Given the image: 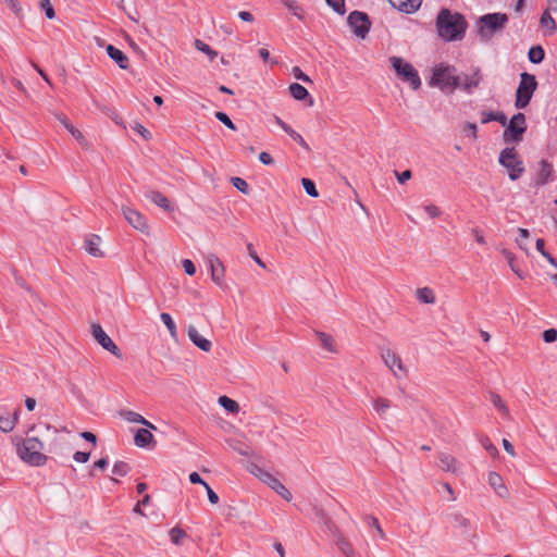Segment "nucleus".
<instances>
[{"mask_svg":"<svg viewBox=\"0 0 557 557\" xmlns=\"http://www.w3.org/2000/svg\"><path fill=\"white\" fill-rule=\"evenodd\" d=\"M467 28L465 17L448 9H442L436 17L438 36L445 41H455L463 38Z\"/></svg>","mask_w":557,"mask_h":557,"instance_id":"obj_1","label":"nucleus"},{"mask_svg":"<svg viewBox=\"0 0 557 557\" xmlns=\"http://www.w3.org/2000/svg\"><path fill=\"white\" fill-rule=\"evenodd\" d=\"M428 84L430 87L438 88L443 92L450 94L456 88H462L470 91L478 86L479 77L476 72L471 75L455 76L451 72H432Z\"/></svg>","mask_w":557,"mask_h":557,"instance_id":"obj_2","label":"nucleus"},{"mask_svg":"<svg viewBox=\"0 0 557 557\" xmlns=\"http://www.w3.org/2000/svg\"><path fill=\"white\" fill-rule=\"evenodd\" d=\"M16 454L27 465L41 467L48 457L44 454L45 444L36 436L16 438Z\"/></svg>","mask_w":557,"mask_h":557,"instance_id":"obj_3","label":"nucleus"},{"mask_svg":"<svg viewBox=\"0 0 557 557\" xmlns=\"http://www.w3.org/2000/svg\"><path fill=\"white\" fill-rule=\"evenodd\" d=\"M508 23L505 13H488L480 16L475 22L478 36L482 41H490L496 34L503 32Z\"/></svg>","mask_w":557,"mask_h":557,"instance_id":"obj_4","label":"nucleus"},{"mask_svg":"<svg viewBox=\"0 0 557 557\" xmlns=\"http://www.w3.org/2000/svg\"><path fill=\"white\" fill-rule=\"evenodd\" d=\"M536 87L537 82L535 79V76L529 74L528 72H522L521 79L516 92L515 104L518 109H523L529 104Z\"/></svg>","mask_w":557,"mask_h":557,"instance_id":"obj_5","label":"nucleus"},{"mask_svg":"<svg viewBox=\"0 0 557 557\" xmlns=\"http://www.w3.org/2000/svg\"><path fill=\"white\" fill-rule=\"evenodd\" d=\"M499 163L508 170L511 181L518 180L524 172L523 162L518 158L515 148H506L500 152Z\"/></svg>","mask_w":557,"mask_h":557,"instance_id":"obj_6","label":"nucleus"},{"mask_svg":"<svg viewBox=\"0 0 557 557\" xmlns=\"http://www.w3.org/2000/svg\"><path fill=\"white\" fill-rule=\"evenodd\" d=\"M381 358L384 364L391 370L396 379L407 377L408 369L397 352L389 348H385L381 351Z\"/></svg>","mask_w":557,"mask_h":557,"instance_id":"obj_7","label":"nucleus"},{"mask_svg":"<svg viewBox=\"0 0 557 557\" xmlns=\"http://www.w3.org/2000/svg\"><path fill=\"white\" fill-rule=\"evenodd\" d=\"M252 473L264 484L275 491L286 502H290L293 499L292 493L286 488V486L273 474L270 472L262 470L261 468H256Z\"/></svg>","mask_w":557,"mask_h":557,"instance_id":"obj_8","label":"nucleus"},{"mask_svg":"<svg viewBox=\"0 0 557 557\" xmlns=\"http://www.w3.org/2000/svg\"><path fill=\"white\" fill-rule=\"evenodd\" d=\"M347 22L356 36L364 38L366 35L369 33L371 24L366 13L360 11H354L349 14Z\"/></svg>","mask_w":557,"mask_h":557,"instance_id":"obj_9","label":"nucleus"},{"mask_svg":"<svg viewBox=\"0 0 557 557\" xmlns=\"http://www.w3.org/2000/svg\"><path fill=\"white\" fill-rule=\"evenodd\" d=\"M91 333L95 341L106 350L114 355L115 357L121 358L122 354L119 347L114 344L111 337L104 332L98 323L91 324Z\"/></svg>","mask_w":557,"mask_h":557,"instance_id":"obj_10","label":"nucleus"},{"mask_svg":"<svg viewBox=\"0 0 557 557\" xmlns=\"http://www.w3.org/2000/svg\"><path fill=\"white\" fill-rule=\"evenodd\" d=\"M525 129L527 122L524 114L517 113L510 120L509 125L504 133V137L508 138V136H510L511 140L518 143L521 140L522 134L525 132Z\"/></svg>","mask_w":557,"mask_h":557,"instance_id":"obj_11","label":"nucleus"},{"mask_svg":"<svg viewBox=\"0 0 557 557\" xmlns=\"http://www.w3.org/2000/svg\"><path fill=\"white\" fill-rule=\"evenodd\" d=\"M207 264L212 282L219 287H225V267L220 258L211 253L207 257Z\"/></svg>","mask_w":557,"mask_h":557,"instance_id":"obj_12","label":"nucleus"},{"mask_svg":"<svg viewBox=\"0 0 557 557\" xmlns=\"http://www.w3.org/2000/svg\"><path fill=\"white\" fill-rule=\"evenodd\" d=\"M122 213L127 221V223L133 226L135 230L149 234V225L146 218L137 210L123 206Z\"/></svg>","mask_w":557,"mask_h":557,"instance_id":"obj_13","label":"nucleus"},{"mask_svg":"<svg viewBox=\"0 0 557 557\" xmlns=\"http://www.w3.org/2000/svg\"><path fill=\"white\" fill-rule=\"evenodd\" d=\"M554 168L546 160H541L534 174V185L536 187L544 186L553 181Z\"/></svg>","mask_w":557,"mask_h":557,"instance_id":"obj_14","label":"nucleus"},{"mask_svg":"<svg viewBox=\"0 0 557 557\" xmlns=\"http://www.w3.org/2000/svg\"><path fill=\"white\" fill-rule=\"evenodd\" d=\"M188 338L197 346L200 350L209 352L212 349L211 341L205 338L194 325H189L187 329Z\"/></svg>","mask_w":557,"mask_h":557,"instance_id":"obj_15","label":"nucleus"},{"mask_svg":"<svg viewBox=\"0 0 557 557\" xmlns=\"http://www.w3.org/2000/svg\"><path fill=\"white\" fill-rule=\"evenodd\" d=\"M487 480L488 484L498 496H500L502 498L509 497V491L505 485L503 478L498 473L493 471L490 472Z\"/></svg>","mask_w":557,"mask_h":557,"instance_id":"obj_16","label":"nucleus"},{"mask_svg":"<svg viewBox=\"0 0 557 557\" xmlns=\"http://www.w3.org/2000/svg\"><path fill=\"white\" fill-rule=\"evenodd\" d=\"M150 430L148 428L137 430L134 436V443L137 447H154L156 441Z\"/></svg>","mask_w":557,"mask_h":557,"instance_id":"obj_17","label":"nucleus"},{"mask_svg":"<svg viewBox=\"0 0 557 557\" xmlns=\"http://www.w3.org/2000/svg\"><path fill=\"white\" fill-rule=\"evenodd\" d=\"M101 243L100 236L91 234L85 239V249L90 256L101 258L103 257V251L100 248Z\"/></svg>","mask_w":557,"mask_h":557,"instance_id":"obj_18","label":"nucleus"},{"mask_svg":"<svg viewBox=\"0 0 557 557\" xmlns=\"http://www.w3.org/2000/svg\"><path fill=\"white\" fill-rule=\"evenodd\" d=\"M388 2L401 12L413 13L420 8L422 0H388Z\"/></svg>","mask_w":557,"mask_h":557,"instance_id":"obj_19","label":"nucleus"},{"mask_svg":"<svg viewBox=\"0 0 557 557\" xmlns=\"http://www.w3.org/2000/svg\"><path fill=\"white\" fill-rule=\"evenodd\" d=\"M399 82L407 84L411 89L416 90L421 86V79L418 72H395Z\"/></svg>","mask_w":557,"mask_h":557,"instance_id":"obj_20","label":"nucleus"},{"mask_svg":"<svg viewBox=\"0 0 557 557\" xmlns=\"http://www.w3.org/2000/svg\"><path fill=\"white\" fill-rule=\"evenodd\" d=\"M106 51L108 55L116 62L120 69L125 70L127 67L128 59L122 50L112 45H108Z\"/></svg>","mask_w":557,"mask_h":557,"instance_id":"obj_21","label":"nucleus"},{"mask_svg":"<svg viewBox=\"0 0 557 557\" xmlns=\"http://www.w3.org/2000/svg\"><path fill=\"white\" fill-rule=\"evenodd\" d=\"M20 419V413L15 410L13 413L0 417V430L9 433L14 430Z\"/></svg>","mask_w":557,"mask_h":557,"instance_id":"obj_22","label":"nucleus"},{"mask_svg":"<svg viewBox=\"0 0 557 557\" xmlns=\"http://www.w3.org/2000/svg\"><path fill=\"white\" fill-rule=\"evenodd\" d=\"M438 467L443 471L455 473L457 471V460L450 454L441 453L438 455Z\"/></svg>","mask_w":557,"mask_h":557,"instance_id":"obj_23","label":"nucleus"},{"mask_svg":"<svg viewBox=\"0 0 557 557\" xmlns=\"http://www.w3.org/2000/svg\"><path fill=\"white\" fill-rule=\"evenodd\" d=\"M123 418L131 423H140L148 429L157 430V426L135 411H124Z\"/></svg>","mask_w":557,"mask_h":557,"instance_id":"obj_24","label":"nucleus"},{"mask_svg":"<svg viewBox=\"0 0 557 557\" xmlns=\"http://www.w3.org/2000/svg\"><path fill=\"white\" fill-rule=\"evenodd\" d=\"M148 198L158 207L162 208L165 211H173V207L171 206L169 199L161 194L160 191H150L148 194Z\"/></svg>","mask_w":557,"mask_h":557,"instance_id":"obj_25","label":"nucleus"},{"mask_svg":"<svg viewBox=\"0 0 557 557\" xmlns=\"http://www.w3.org/2000/svg\"><path fill=\"white\" fill-rule=\"evenodd\" d=\"M416 298L421 304L433 305L436 301L435 293L430 287H421L416 290Z\"/></svg>","mask_w":557,"mask_h":557,"instance_id":"obj_26","label":"nucleus"},{"mask_svg":"<svg viewBox=\"0 0 557 557\" xmlns=\"http://www.w3.org/2000/svg\"><path fill=\"white\" fill-rule=\"evenodd\" d=\"M317 337L320 345L329 352L336 354L337 347L334 338L324 332H317Z\"/></svg>","mask_w":557,"mask_h":557,"instance_id":"obj_27","label":"nucleus"},{"mask_svg":"<svg viewBox=\"0 0 557 557\" xmlns=\"http://www.w3.org/2000/svg\"><path fill=\"white\" fill-rule=\"evenodd\" d=\"M259 57L263 60L264 66L274 67V66H286V64L276 57H272L268 49L261 48L259 50Z\"/></svg>","mask_w":557,"mask_h":557,"instance_id":"obj_28","label":"nucleus"},{"mask_svg":"<svg viewBox=\"0 0 557 557\" xmlns=\"http://www.w3.org/2000/svg\"><path fill=\"white\" fill-rule=\"evenodd\" d=\"M374 410L381 416L384 417L388 409L391 408V400L384 397H376L372 401Z\"/></svg>","mask_w":557,"mask_h":557,"instance_id":"obj_29","label":"nucleus"},{"mask_svg":"<svg viewBox=\"0 0 557 557\" xmlns=\"http://www.w3.org/2000/svg\"><path fill=\"white\" fill-rule=\"evenodd\" d=\"M336 546L346 557H355V553L350 543L343 535L337 536Z\"/></svg>","mask_w":557,"mask_h":557,"instance_id":"obj_30","label":"nucleus"},{"mask_svg":"<svg viewBox=\"0 0 557 557\" xmlns=\"http://www.w3.org/2000/svg\"><path fill=\"white\" fill-rule=\"evenodd\" d=\"M218 403L228 412L237 413L239 411L238 403L227 396L219 397Z\"/></svg>","mask_w":557,"mask_h":557,"instance_id":"obj_31","label":"nucleus"},{"mask_svg":"<svg viewBox=\"0 0 557 557\" xmlns=\"http://www.w3.org/2000/svg\"><path fill=\"white\" fill-rule=\"evenodd\" d=\"M545 52L541 46H533L530 48L528 58L531 63L539 64L543 61Z\"/></svg>","mask_w":557,"mask_h":557,"instance_id":"obj_32","label":"nucleus"},{"mask_svg":"<svg viewBox=\"0 0 557 557\" xmlns=\"http://www.w3.org/2000/svg\"><path fill=\"white\" fill-rule=\"evenodd\" d=\"M160 319L164 323V325L166 326L171 337L172 338H176V336H177V329H176V325H175L172 317L169 313H166V312H162L160 314Z\"/></svg>","mask_w":557,"mask_h":557,"instance_id":"obj_33","label":"nucleus"},{"mask_svg":"<svg viewBox=\"0 0 557 557\" xmlns=\"http://www.w3.org/2000/svg\"><path fill=\"white\" fill-rule=\"evenodd\" d=\"M541 26L546 28L549 34H553L556 30V23L554 18L550 16L548 11H545L541 16Z\"/></svg>","mask_w":557,"mask_h":557,"instance_id":"obj_34","label":"nucleus"},{"mask_svg":"<svg viewBox=\"0 0 557 557\" xmlns=\"http://www.w3.org/2000/svg\"><path fill=\"white\" fill-rule=\"evenodd\" d=\"M289 91H290V95L296 100H302V99H305L308 96L307 89L304 86H301L300 84H297V83H294V84H292L289 86Z\"/></svg>","mask_w":557,"mask_h":557,"instance_id":"obj_35","label":"nucleus"},{"mask_svg":"<svg viewBox=\"0 0 557 557\" xmlns=\"http://www.w3.org/2000/svg\"><path fill=\"white\" fill-rule=\"evenodd\" d=\"M194 45L198 51L206 53L211 60L214 59L215 57H218V52L215 50L211 49V47L209 45H207L206 42H203L202 40L196 39Z\"/></svg>","mask_w":557,"mask_h":557,"instance_id":"obj_36","label":"nucleus"},{"mask_svg":"<svg viewBox=\"0 0 557 557\" xmlns=\"http://www.w3.org/2000/svg\"><path fill=\"white\" fill-rule=\"evenodd\" d=\"M38 5L39 9L45 12L48 20H53L55 17V11L50 0H38Z\"/></svg>","mask_w":557,"mask_h":557,"instance_id":"obj_37","label":"nucleus"},{"mask_svg":"<svg viewBox=\"0 0 557 557\" xmlns=\"http://www.w3.org/2000/svg\"><path fill=\"white\" fill-rule=\"evenodd\" d=\"M491 403L495 406V408L505 416H509V410L506 404L503 401L499 395L491 394L490 396Z\"/></svg>","mask_w":557,"mask_h":557,"instance_id":"obj_38","label":"nucleus"},{"mask_svg":"<svg viewBox=\"0 0 557 557\" xmlns=\"http://www.w3.org/2000/svg\"><path fill=\"white\" fill-rule=\"evenodd\" d=\"M454 525L458 529H461L463 531H467L471 527V521L462 516L461 513H456L453 516Z\"/></svg>","mask_w":557,"mask_h":557,"instance_id":"obj_39","label":"nucleus"},{"mask_svg":"<svg viewBox=\"0 0 557 557\" xmlns=\"http://www.w3.org/2000/svg\"><path fill=\"white\" fill-rule=\"evenodd\" d=\"M480 443L483 446V448L491 455V457L497 458L499 456L498 449L487 436H483L480 440Z\"/></svg>","mask_w":557,"mask_h":557,"instance_id":"obj_40","label":"nucleus"},{"mask_svg":"<svg viewBox=\"0 0 557 557\" xmlns=\"http://www.w3.org/2000/svg\"><path fill=\"white\" fill-rule=\"evenodd\" d=\"M169 535L171 541L176 545L181 544V542L187 536L186 532L178 527L172 528L169 532Z\"/></svg>","mask_w":557,"mask_h":557,"instance_id":"obj_41","label":"nucleus"},{"mask_svg":"<svg viewBox=\"0 0 557 557\" xmlns=\"http://www.w3.org/2000/svg\"><path fill=\"white\" fill-rule=\"evenodd\" d=\"M278 125L296 141H298L301 145H305V140L300 134H298L296 131H294L290 126H288L285 122L282 120H278Z\"/></svg>","mask_w":557,"mask_h":557,"instance_id":"obj_42","label":"nucleus"},{"mask_svg":"<svg viewBox=\"0 0 557 557\" xmlns=\"http://www.w3.org/2000/svg\"><path fill=\"white\" fill-rule=\"evenodd\" d=\"M128 463L124 461H116L113 466L112 473L117 476H125L129 472Z\"/></svg>","mask_w":557,"mask_h":557,"instance_id":"obj_43","label":"nucleus"},{"mask_svg":"<svg viewBox=\"0 0 557 557\" xmlns=\"http://www.w3.org/2000/svg\"><path fill=\"white\" fill-rule=\"evenodd\" d=\"M389 63L393 70H413L410 64L406 63L399 57H392Z\"/></svg>","mask_w":557,"mask_h":557,"instance_id":"obj_44","label":"nucleus"},{"mask_svg":"<svg viewBox=\"0 0 557 557\" xmlns=\"http://www.w3.org/2000/svg\"><path fill=\"white\" fill-rule=\"evenodd\" d=\"M4 3L11 9V11L17 16L22 18L24 16L23 8L18 0H3Z\"/></svg>","mask_w":557,"mask_h":557,"instance_id":"obj_45","label":"nucleus"},{"mask_svg":"<svg viewBox=\"0 0 557 557\" xmlns=\"http://www.w3.org/2000/svg\"><path fill=\"white\" fill-rule=\"evenodd\" d=\"M301 185L309 196L314 197V198H317L319 196L315 185L311 180L302 178Z\"/></svg>","mask_w":557,"mask_h":557,"instance_id":"obj_46","label":"nucleus"},{"mask_svg":"<svg viewBox=\"0 0 557 557\" xmlns=\"http://www.w3.org/2000/svg\"><path fill=\"white\" fill-rule=\"evenodd\" d=\"M423 210L431 219H435L442 215V210L433 203L424 205Z\"/></svg>","mask_w":557,"mask_h":557,"instance_id":"obj_47","label":"nucleus"},{"mask_svg":"<svg viewBox=\"0 0 557 557\" xmlns=\"http://www.w3.org/2000/svg\"><path fill=\"white\" fill-rule=\"evenodd\" d=\"M215 117L222 122L227 128L232 131H236L235 124L232 122V120L228 117V115L224 112L218 111L215 112Z\"/></svg>","mask_w":557,"mask_h":557,"instance_id":"obj_48","label":"nucleus"},{"mask_svg":"<svg viewBox=\"0 0 557 557\" xmlns=\"http://www.w3.org/2000/svg\"><path fill=\"white\" fill-rule=\"evenodd\" d=\"M82 146H87V141H86V138L84 137L83 133L77 129L76 127H74V125L72 124L67 129H66Z\"/></svg>","mask_w":557,"mask_h":557,"instance_id":"obj_49","label":"nucleus"},{"mask_svg":"<svg viewBox=\"0 0 557 557\" xmlns=\"http://www.w3.org/2000/svg\"><path fill=\"white\" fill-rule=\"evenodd\" d=\"M231 182H232L233 186L235 188H237L239 191H242L244 194L248 193L249 186L244 178L233 177Z\"/></svg>","mask_w":557,"mask_h":557,"instance_id":"obj_50","label":"nucleus"},{"mask_svg":"<svg viewBox=\"0 0 557 557\" xmlns=\"http://www.w3.org/2000/svg\"><path fill=\"white\" fill-rule=\"evenodd\" d=\"M326 3L333 8V10L338 14L345 13V0H325Z\"/></svg>","mask_w":557,"mask_h":557,"instance_id":"obj_51","label":"nucleus"},{"mask_svg":"<svg viewBox=\"0 0 557 557\" xmlns=\"http://www.w3.org/2000/svg\"><path fill=\"white\" fill-rule=\"evenodd\" d=\"M503 255L504 257L507 259L508 261V264L509 267L511 268V270L519 276V277H522V275L520 274L518 268L516 267V263H515V257L512 255V252H510L509 250H506L504 249L503 250Z\"/></svg>","mask_w":557,"mask_h":557,"instance_id":"obj_52","label":"nucleus"},{"mask_svg":"<svg viewBox=\"0 0 557 557\" xmlns=\"http://www.w3.org/2000/svg\"><path fill=\"white\" fill-rule=\"evenodd\" d=\"M135 132H137L144 139H151V133L140 123H134L132 126Z\"/></svg>","mask_w":557,"mask_h":557,"instance_id":"obj_53","label":"nucleus"},{"mask_svg":"<svg viewBox=\"0 0 557 557\" xmlns=\"http://www.w3.org/2000/svg\"><path fill=\"white\" fill-rule=\"evenodd\" d=\"M543 339L545 343H554L557 339V330L548 329L543 332Z\"/></svg>","mask_w":557,"mask_h":557,"instance_id":"obj_54","label":"nucleus"},{"mask_svg":"<svg viewBox=\"0 0 557 557\" xmlns=\"http://www.w3.org/2000/svg\"><path fill=\"white\" fill-rule=\"evenodd\" d=\"M203 487L207 492L209 502L213 505L218 504L219 503L218 494L209 486L208 483H203Z\"/></svg>","mask_w":557,"mask_h":557,"instance_id":"obj_55","label":"nucleus"},{"mask_svg":"<svg viewBox=\"0 0 557 557\" xmlns=\"http://www.w3.org/2000/svg\"><path fill=\"white\" fill-rule=\"evenodd\" d=\"M182 265H183V269H184L186 274L194 275L196 273V267H195V264L193 263L191 260L184 259L182 261Z\"/></svg>","mask_w":557,"mask_h":557,"instance_id":"obj_56","label":"nucleus"},{"mask_svg":"<svg viewBox=\"0 0 557 557\" xmlns=\"http://www.w3.org/2000/svg\"><path fill=\"white\" fill-rule=\"evenodd\" d=\"M518 232H519V234H520V236H521V239H517V244L519 245V247H520L521 249H524V250H525V249H527V247H525V240L529 238L530 233H529V231H528V230H525V228H521V227L518 230Z\"/></svg>","mask_w":557,"mask_h":557,"instance_id":"obj_57","label":"nucleus"},{"mask_svg":"<svg viewBox=\"0 0 557 557\" xmlns=\"http://www.w3.org/2000/svg\"><path fill=\"white\" fill-rule=\"evenodd\" d=\"M369 525H371L375 529L380 539H382V540L385 539V533H384L383 529L381 528L379 520L376 518L371 517Z\"/></svg>","mask_w":557,"mask_h":557,"instance_id":"obj_58","label":"nucleus"},{"mask_svg":"<svg viewBox=\"0 0 557 557\" xmlns=\"http://www.w3.org/2000/svg\"><path fill=\"white\" fill-rule=\"evenodd\" d=\"M90 454L85 451H76L73 456L74 460L81 463H85L89 460Z\"/></svg>","mask_w":557,"mask_h":557,"instance_id":"obj_59","label":"nucleus"},{"mask_svg":"<svg viewBox=\"0 0 557 557\" xmlns=\"http://www.w3.org/2000/svg\"><path fill=\"white\" fill-rule=\"evenodd\" d=\"M395 174L400 184H404L411 178V171H409V170H406L401 173L395 172Z\"/></svg>","mask_w":557,"mask_h":557,"instance_id":"obj_60","label":"nucleus"},{"mask_svg":"<svg viewBox=\"0 0 557 557\" xmlns=\"http://www.w3.org/2000/svg\"><path fill=\"white\" fill-rule=\"evenodd\" d=\"M465 132L467 135L471 136L473 139L476 138V125L474 123H467L465 126Z\"/></svg>","mask_w":557,"mask_h":557,"instance_id":"obj_61","label":"nucleus"},{"mask_svg":"<svg viewBox=\"0 0 557 557\" xmlns=\"http://www.w3.org/2000/svg\"><path fill=\"white\" fill-rule=\"evenodd\" d=\"M472 235L478 244L485 245V238L479 228H473Z\"/></svg>","mask_w":557,"mask_h":557,"instance_id":"obj_62","label":"nucleus"},{"mask_svg":"<svg viewBox=\"0 0 557 557\" xmlns=\"http://www.w3.org/2000/svg\"><path fill=\"white\" fill-rule=\"evenodd\" d=\"M259 160H260V162H262L265 165H271L274 162L272 157L265 151H263L259 154Z\"/></svg>","mask_w":557,"mask_h":557,"instance_id":"obj_63","label":"nucleus"},{"mask_svg":"<svg viewBox=\"0 0 557 557\" xmlns=\"http://www.w3.org/2000/svg\"><path fill=\"white\" fill-rule=\"evenodd\" d=\"M238 17L244 21V22H248V23H252L255 21V17L253 15L248 12V11H240L238 13Z\"/></svg>","mask_w":557,"mask_h":557,"instance_id":"obj_64","label":"nucleus"}]
</instances>
